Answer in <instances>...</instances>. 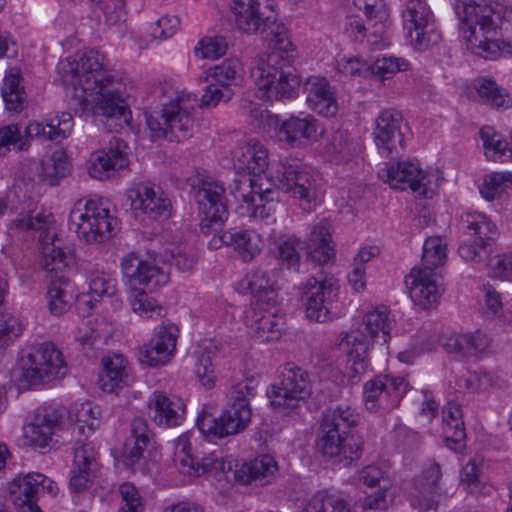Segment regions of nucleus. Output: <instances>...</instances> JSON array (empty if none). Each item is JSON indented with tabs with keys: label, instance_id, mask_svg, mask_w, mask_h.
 I'll list each match as a JSON object with an SVG mask.
<instances>
[{
	"label": "nucleus",
	"instance_id": "nucleus-1",
	"mask_svg": "<svg viewBox=\"0 0 512 512\" xmlns=\"http://www.w3.org/2000/svg\"><path fill=\"white\" fill-rule=\"evenodd\" d=\"M57 69L63 82L73 86V97L82 109L105 119L109 131L129 123L125 85L116 72L107 69L105 55L84 49L60 61Z\"/></svg>",
	"mask_w": 512,
	"mask_h": 512
},
{
	"label": "nucleus",
	"instance_id": "nucleus-2",
	"mask_svg": "<svg viewBox=\"0 0 512 512\" xmlns=\"http://www.w3.org/2000/svg\"><path fill=\"white\" fill-rule=\"evenodd\" d=\"M54 222L51 213L32 212L14 220L13 225L18 229L40 231L39 249L43 256V267L49 277L48 309L54 315H62L71 306L72 295L68 290L69 280L64 271L73 258L57 244L60 240L56 237Z\"/></svg>",
	"mask_w": 512,
	"mask_h": 512
},
{
	"label": "nucleus",
	"instance_id": "nucleus-3",
	"mask_svg": "<svg viewBox=\"0 0 512 512\" xmlns=\"http://www.w3.org/2000/svg\"><path fill=\"white\" fill-rule=\"evenodd\" d=\"M270 51L258 57L252 70L258 97L263 100H283L296 97L301 85L293 63V44L284 31L277 26L271 29Z\"/></svg>",
	"mask_w": 512,
	"mask_h": 512
},
{
	"label": "nucleus",
	"instance_id": "nucleus-4",
	"mask_svg": "<svg viewBox=\"0 0 512 512\" xmlns=\"http://www.w3.org/2000/svg\"><path fill=\"white\" fill-rule=\"evenodd\" d=\"M453 8L466 46L473 54L488 60L512 54V46L497 39L498 25L493 18V15L506 17L507 6L495 3L492 7L477 0H454Z\"/></svg>",
	"mask_w": 512,
	"mask_h": 512
},
{
	"label": "nucleus",
	"instance_id": "nucleus-5",
	"mask_svg": "<svg viewBox=\"0 0 512 512\" xmlns=\"http://www.w3.org/2000/svg\"><path fill=\"white\" fill-rule=\"evenodd\" d=\"M121 269L128 287V301L134 313L143 319H159L165 315L164 307L148 295L169 281L168 272L154 260L142 259L131 252L121 260Z\"/></svg>",
	"mask_w": 512,
	"mask_h": 512
},
{
	"label": "nucleus",
	"instance_id": "nucleus-6",
	"mask_svg": "<svg viewBox=\"0 0 512 512\" xmlns=\"http://www.w3.org/2000/svg\"><path fill=\"white\" fill-rule=\"evenodd\" d=\"M359 421V413L350 405L338 404L327 408L321 423L320 446L323 455L345 465L357 460L363 442L351 434V428L357 426Z\"/></svg>",
	"mask_w": 512,
	"mask_h": 512
},
{
	"label": "nucleus",
	"instance_id": "nucleus-7",
	"mask_svg": "<svg viewBox=\"0 0 512 512\" xmlns=\"http://www.w3.org/2000/svg\"><path fill=\"white\" fill-rule=\"evenodd\" d=\"M394 322L388 308L379 306L364 315L362 322L364 331L350 330L343 335L340 346L347 352V374L352 382L358 380L369 367L370 342L368 336L374 342L386 344L390 340Z\"/></svg>",
	"mask_w": 512,
	"mask_h": 512
},
{
	"label": "nucleus",
	"instance_id": "nucleus-8",
	"mask_svg": "<svg viewBox=\"0 0 512 512\" xmlns=\"http://www.w3.org/2000/svg\"><path fill=\"white\" fill-rule=\"evenodd\" d=\"M254 380L240 382L230 391V402L223 413L214 418L202 413L197 419L199 431L208 437L224 438L243 431L251 421L250 400L256 394Z\"/></svg>",
	"mask_w": 512,
	"mask_h": 512
},
{
	"label": "nucleus",
	"instance_id": "nucleus-9",
	"mask_svg": "<svg viewBox=\"0 0 512 512\" xmlns=\"http://www.w3.org/2000/svg\"><path fill=\"white\" fill-rule=\"evenodd\" d=\"M69 225L87 243H103L119 230L118 220L110 214L103 199L77 202L70 212Z\"/></svg>",
	"mask_w": 512,
	"mask_h": 512
},
{
	"label": "nucleus",
	"instance_id": "nucleus-10",
	"mask_svg": "<svg viewBox=\"0 0 512 512\" xmlns=\"http://www.w3.org/2000/svg\"><path fill=\"white\" fill-rule=\"evenodd\" d=\"M224 195V185L215 180L203 181L195 194L201 215L200 230L207 236L213 234L208 243L212 250H217L223 245L230 247V241L226 236L231 235V231L218 233L228 217Z\"/></svg>",
	"mask_w": 512,
	"mask_h": 512
},
{
	"label": "nucleus",
	"instance_id": "nucleus-11",
	"mask_svg": "<svg viewBox=\"0 0 512 512\" xmlns=\"http://www.w3.org/2000/svg\"><path fill=\"white\" fill-rule=\"evenodd\" d=\"M194 102L195 99H191L190 95H179L163 106L160 116H147L151 137L177 141L191 137L195 128Z\"/></svg>",
	"mask_w": 512,
	"mask_h": 512
},
{
	"label": "nucleus",
	"instance_id": "nucleus-12",
	"mask_svg": "<svg viewBox=\"0 0 512 512\" xmlns=\"http://www.w3.org/2000/svg\"><path fill=\"white\" fill-rule=\"evenodd\" d=\"M18 368L21 381L29 386H38L64 374L65 361L56 346L47 342L23 354L18 361Z\"/></svg>",
	"mask_w": 512,
	"mask_h": 512
},
{
	"label": "nucleus",
	"instance_id": "nucleus-13",
	"mask_svg": "<svg viewBox=\"0 0 512 512\" xmlns=\"http://www.w3.org/2000/svg\"><path fill=\"white\" fill-rule=\"evenodd\" d=\"M461 227L465 234L474 237V242L461 244L459 256L467 262L485 263L489 248L499 235L497 225L483 213L469 212L462 215Z\"/></svg>",
	"mask_w": 512,
	"mask_h": 512
},
{
	"label": "nucleus",
	"instance_id": "nucleus-14",
	"mask_svg": "<svg viewBox=\"0 0 512 512\" xmlns=\"http://www.w3.org/2000/svg\"><path fill=\"white\" fill-rule=\"evenodd\" d=\"M402 17L414 49L426 51L441 41L434 15L425 0H407Z\"/></svg>",
	"mask_w": 512,
	"mask_h": 512
},
{
	"label": "nucleus",
	"instance_id": "nucleus-15",
	"mask_svg": "<svg viewBox=\"0 0 512 512\" xmlns=\"http://www.w3.org/2000/svg\"><path fill=\"white\" fill-rule=\"evenodd\" d=\"M279 188L299 201L304 210H312L317 201L318 184L316 176L302 164L285 159L278 170Z\"/></svg>",
	"mask_w": 512,
	"mask_h": 512
},
{
	"label": "nucleus",
	"instance_id": "nucleus-16",
	"mask_svg": "<svg viewBox=\"0 0 512 512\" xmlns=\"http://www.w3.org/2000/svg\"><path fill=\"white\" fill-rule=\"evenodd\" d=\"M300 290L306 317L318 323L328 321L332 305L338 297V281L334 277H310Z\"/></svg>",
	"mask_w": 512,
	"mask_h": 512
},
{
	"label": "nucleus",
	"instance_id": "nucleus-17",
	"mask_svg": "<svg viewBox=\"0 0 512 512\" xmlns=\"http://www.w3.org/2000/svg\"><path fill=\"white\" fill-rule=\"evenodd\" d=\"M312 393L309 374L300 367L286 366L279 384L270 386L267 395L273 407L293 410Z\"/></svg>",
	"mask_w": 512,
	"mask_h": 512
},
{
	"label": "nucleus",
	"instance_id": "nucleus-18",
	"mask_svg": "<svg viewBox=\"0 0 512 512\" xmlns=\"http://www.w3.org/2000/svg\"><path fill=\"white\" fill-rule=\"evenodd\" d=\"M237 29L248 35L263 34L276 24L274 0H233Z\"/></svg>",
	"mask_w": 512,
	"mask_h": 512
},
{
	"label": "nucleus",
	"instance_id": "nucleus-19",
	"mask_svg": "<svg viewBox=\"0 0 512 512\" xmlns=\"http://www.w3.org/2000/svg\"><path fill=\"white\" fill-rule=\"evenodd\" d=\"M378 176L393 189L405 190L410 188L423 198H431L434 194V190L430 187L429 175L416 162L386 163L378 171Z\"/></svg>",
	"mask_w": 512,
	"mask_h": 512
},
{
	"label": "nucleus",
	"instance_id": "nucleus-20",
	"mask_svg": "<svg viewBox=\"0 0 512 512\" xmlns=\"http://www.w3.org/2000/svg\"><path fill=\"white\" fill-rule=\"evenodd\" d=\"M408 390L403 377L377 375L364 385V404L368 411H388L398 406Z\"/></svg>",
	"mask_w": 512,
	"mask_h": 512
},
{
	"label": "nucleus",
	"instance_id": "nucleus-21",
	"mask_svg": "<svg viewBox=\"0 0 512 512\" xmlns=\"http://www.w3.org/2000/svg\"><path fill=\"white\" fill-rule=\"evenodd\" d=\"M127 201L134 211H140L151 219H167L172 214V202L158 186L138 183L126 192Z\"/></svg>",
	"mask_w": 512,
	"mask_h": 512
},
{
	"label": "nucleus",
	"instance_id": "nucleus-22",
	"mask_svg": "<svg viewBox=\"0 0 512 512\" xmlns=\"http://www.w3.org/2000/svg\"><path fill=\"white\" fill-rule=\"evenodd\" d=\"M67 411L64 407L38 410L33 421L25 428V438L30 446L47 448L53 437L64 429Z\"/></svg>",
	"mask_w": 512,
	"mask_h": 512
},
{
	"label": "nucleus",
	"instance_id": "nucleus-23",
	"mask_svg": "<svg viewBox=\"0 0 512 512\" xmlns=\"http://www.w3.org/2000/svg\"><path fill=\"white\" fill-rule=\"evenodd\" d=\"M179 329L173 323L158 326L153 338L138 349V360L150 367L166 365L176 351Z\"/></svg>",
	"mask_w": 512,
	"mask_h": 512
},
{
	"label": "nucleus",
	"instance_id": "nucleus-24",
	"mask_svg": "<svg viewBox=\"0 0 512 512\" xmlns=\"http://www.w3.org/2000/svg\"><path fill=\"white\" fill-rule=\"evenodd\" d=\"M279 312L278 303L251 304L246 313V325L252 337L260 342L278 340L284 328V318Z\"/></svg>",
	"mask_w": 512,
	"mask_h": 512
},
{
	"label": "nucleus",
	"instance_id": "nucleus-25",
	"mask_svg": "<svg viewBox=\"0 0 512 512\" xmlns=\"http://www.w3.org/2000/svg\"><path fill=\"white\" fill-rule=\"evenodd\" d=\"M127 144L120 138L112 137L109 147L93 152L87 162L89 175L97 180L112 177L117 171L125 169L128 164Z\"/></svg>",
	"mask_w": 512,
	"mask_h": 512
},
{
	"label": "nucleus",
	"instance_id": "nucleus-26",
	"mask_svg": "<svg viewBox=\"0 0 512 512\" xmlns=\"http://www.w3.org/2000/svg\"><path fill=\"white\" fill-rule=\"evenodd\" d=\"M439 464L431 461L421 475L415 478L410 491L411 505L420 512H436L439 502Z\"/></svg>",
	"mask_w": 512,
	"mask_h": 512
},
{
	"label": "nucleus",
	"instance_id": "nucleus-27",
	"mask_svg": "<svg viewBox=\"0 0 512 512\" xmlns=\"http://www.w3.org/2000/svg\"><path fill=\"white\" fill-rule=\"evenodd\" d=\"M374 141L382 155L398 154L404 148L401 132L402 115L392 109L383 110L376 118Z\"/></svg>",
	"mask_w": 512,
	"mask_h": 512
},
{
	"label": "nucleus",
	"instance_id": "nucleus-28",
	"mask_svg": "<svg viewBox=\"0 0 512 512\" xmlns=\"http://www.w3.org/2000/svg\"><path fill=\"white\" fill-rule=\"evenodd\" d=\"M148 408L154 423L161 427H177L185 419L186 404L182 398L173 394L153 392L148 401Z\"/></svg>",
	"mask_w": 512,
	"mask_h": 512
},
{
	"label": "nucleus",
	"instance_id": "nucleus-29",
	"mask_svg": "<svg viewBox=\"0 0 512 512\" xmlns=\"http://www.w3.org/2000/svg\"><path fill=\"white\" fill-rule=\"evenodd\" d=\"M406 284L412 301L424 308L435 305L443 290L438 283V276L434 271L414 267L406 277Z\"/></svg>",
	"mask_w": 512,
	"mask_h": 512
},
{
	"label": "nucleus",
	"instance_id": "nucleus-30",
	"mask_svg": "<svg viewBox=\"0 0 512 512\" xmlns=\"http://www.w3.org/2000/svg\"><path fill=\"white\" fill-rule=\"evenodd\" d=\"M98 452L92 443L78 440L74 449V460L70 487L76 492L85 490L99 469Z\"/></svg>",
	"mask_w": 512,
	"mask_h": 512
},
{
	"label": "nucleus",
	"instance_id": "nucleus-31",
	"mask_svg": "<svg viewBox=\"0 0 512 512\" xmlns=\"http://www.w3.org/2000/svg\"><path fill=\"white\" fill-rule=\"evenodd\" d=\"M323 129L312 115L291 116L278 127V135L282 141L293 147H302L316 142Z\"/></svg>",
	"mask_w": 512,
	"mask_h": 512
},
{
	"label": "nucleus",
	"instance_id": "nucleus-32",
	"mask_svg": "<svg viewBox=\"0 0 512 512\" xmlns=\"http://www.w3.org/2000/svg\"><path fill=\"white\" fill-rule=\"evenodd\" d=\"M306 100L309 108L319 115L333 117L338 111L334 88L320 76H311L305 83Z\"/></svg>",
	"mask_w": 512,
	"mask_h": 512
},
{
	"label": "nucleus",
	"instance_id": "nucleus-33",
	"mask_svg": "<svg viewBox=\"0 0 512 512\" xmlns=\"http://www.w3.org/2000/svg\"><path fill=\"white\" fill-rule=\"evenodd\" d=\"M233 165L238 172L260 176L269 165L268 151L260 142L249 140L233 151Z\"/></svg>",
	"mask_w": 512,
	"mask_h": 512
},
{
	"label": "nucleus",
	"instance_id": "nucleus-34",
	"mask_svg": "<svg viewBox=\"0 0 512 512\" xmlns=\"http://www.w3.org/2000/svg\"><path fill=\"white\" fill-rule=\"evenodd\" d=\"M44 475L41 473H28L16 477L10 487L12 501L19 512H42L37 505L38 488Z\"/></svg>",
	"mask_w": 512,
	"mask_h": 512
},
{
	"label": "nucleus",
	"instance_id": "nucleus-35",
	"mask_svg": "<svg viewBox=\"0 0 512 512\" xmlns=\"http://www.w3.org/2000/svg\"><path fill=\"white\" fill-rule=\"evenodd\" d=\"M73 126L72 115L63 112L46 122H29L22 131V134L29 144L31 139L52 141L59 138H66L72 132Z\"/></svg>",
	"mask_w": 512,
	"mask_h": 512
},
{
	"label": "nucleus",
	"instance_id": "nucleus-36",
	"mask_svg": "<svg viewBox=\"0 0 512 512\" xmlns=\"http://www.w3.org/2000/svg\"><path fill=\"white\" fill-rule=\"evenodd\" d=\"M278 472V465L271 455H262L250 462L243 463L233 474L240 484L252 482L260 485L269 484Z\"/></svg>",
	"mask_w": 512,
	"mask_h": 512
},
{
	"label": "nucleus",
	"instance_id": "nucleus-37",
	"mask_svg": "<svg viewBox=\"0 0 512 512\" xmlns=\"http://www.w3.org/2000/svg\"><path fill=\"white\" fill-rule=\"evenodd\" d=\"M308 256L316 263L323 264L335 256L331 227L326 221L314 224L305 242Z\"/></svg>",
	"mask_w": 512,
	"mask_h": 512
},
{
	"label": "nucleus",
	"instance_id": "nucleus-38",
	"mask_svg": "<svg viewBox=\"0 0 512 512\" xmlns=\"http://www.w3.org/2000/svg\"><path fill=\"white\" fill-rule=\"evenodd\" d=\"M443 436L453 450H458L466 437L463 412L460 404L448 402L442 410Z\"/></svg>",
	"mask_w": 512,
	"mask_h": 512
},
{
	"label": "nucleus",
	"instance_id": "nucleus-39",
	"mask_svg": "<svg viewBox=\"0 0 512 512\" xmlns=\"http://www.w3.org/2000/svg\"><path fill=\"white\" fill-rule=\"evenodd\" d=\"M442 345L449 353L475 356L489 348L490 338L486 333L477 330L473 333L452 335Z\"/></svg>",
	"mask_w": 512,
	"mask_h": 512
},
{
	"label": "nucleus",
	"instance_id": "nucleus-40",
	"mask_svg": "<svg viewBox=\"0 0 512 512\" xmlns=\"http://www.w3.org/2000/svg\"><path fill=\"white\" fill-rule=\"evenodd\" d=\"M191 437L192 434L187 432L174 440L173 462L180 473L200 476L203 474V468H201V461L193 451Z\"/></svg>",
	"mask_w": 512,
	"mask_h": 512
},
{
	"label": "nucleus",
	"instance_id": "nucleus-41",
	"mask_svg": "<svg viewBox=\"0 0 512 512\" xmlns=\"http://www.w3.org/2000/svg\"><path fill=\"white\" fill-rule=\"evenodd\" d=\"M103 372L99 382L102 390L114 392L127 383L128 361L121 354H113L102 359Z\"/></svg>",
	"mask_w": 512,
	"mask_h": 512
},
{
	"label": "nucleus",
	"instance_id": "nucleus-42",
	"mask_svg": "<svg viewBox=\"0 0 512 512\" xmlns=\"http://www.w3.org/2000/svg\"><path fill=\"white\" fill-rule=\"evenodd\" d=\"M246 279L252 294L251 304L278 303L276 282L271 279L268 272L255 269L247 275Z\"/></svg>",
	"mask_w": 512,
	"mask_h": 512
},
{
	"label": "nucleus",
	"instance_id": "nucleus-43",
	"mask_svg": "<svg viewBox=\"0 0 512 512\" xmlns=\"http://www.w3.org/2000/svg\"><path fill=\"white\" fill-rule=\"evenodd\" d=\"M100 409L91 402L75 403L68 411V419L73 423L72 434L92 433L99 426Z\"/></svg>",
	"mask_w": 512,
	"mask_h": 512
},
{
	"label": "nucleus",
	"instance_id": "nucleus-44",
	"mask_svg": "<svg viewBox=\"0 0 512 512\" xmlns=\"http://www.w3.org/2000/svg\"><path fill=\"white\" fill-rule=\"evenodd\" d=\"M230 241V247L244 262H251L262 251V239L254 230L231 231L226 236Z\"/></svg>",
	"mask_w": 512,
	"mask_h": 512
},
{
	"label": "nucleus",
	"instance_id": "nucleus-45",
	"mask_svg": "<svg viewBox=\"0 0 512 512\" xmlns=\"http://www.w3.org/2000/svg\"><path fill=\"white\" fill-rule=\"evenodd\" d=\"M474 87L480 99L495 109H508L512 106V97L506 89L500 87L495 80L479 77Z\"/></svg>",
	"mask_w": 512,
	"mask_h": 512
},
{
	"label": "nucleus",
	"instance_id": "nucleus-46",
	"mask_svg": "<svg viewBox=\"0 0 512 512\" xmlns=\"http://www.w3.org/2000/svg\"><path fill=\"white\" fill-rule=\"evenodd\" d=\"M485 155L488 160L505 162L512 158V149L508 142L492 127L486 126L480 130Z\"/></svg>",
	"mask_w": 512,
	"mask_h": 512
},
{
	"label": "nucleus",
	"instance_id": "nucleus-47",
	"mask_svg": "<svg viewBox=\"0 0 512 512\" xmlns=\"http://www.w3.org/2000/svg\"><path fill=\"white\" fill-rule=\"evenodd\" d=\"M275 257L287 269L298 270L301 255L299 249L302 241L295 235L281 236L274 242Z\"/></svg>",
	"mask_w": 512,
	"mask_h": 512
},
{
	"label": "nucleus",
	"instance_id": "nucleus-48",
	"mask_svg": "<svg viewBox=\"0 0 512 512\" xmlns=\"http://www.w3.org/2000/svg\"><path fill=\"white\" fill-rule=\"evenodd\" d=\"M69 171V164L66 153L55 150L50 156L42 159L40 164V177L50 185H55L60 178L66 176Z\"/></svg>",
	"mask_w": 512,
	"mask_h": 512
},
{
	"label": "nucleus",
	"instance_id": "nucleus-49",
	"mask_svg": "<svg viewBox=\"0 0 512 512\" xmlns=\"http://www.w3.org/2000/svg\"><path fill=\"white\" fill-rule=\"evenodd\" d=\"M2 96L8 110L19 112L23 109L26 93L24 88L20 85L19 71L12 69L5 76L2 86Z\"/></svg>",
	"mask_w": 512,
	"mask_h": 512
},
{
	"label": "nucleus",
	"instance_id": "nucleus-50",
	"mask_svg": "<svg viewBox=\"0 0 512 512\" xmlns=\"http://www.w3.org/2000/svg\"><path fill=\"white\" fill-rule=\"evenodd\" d=\"M447 260V242L441 236L428 237L423 245L421 269H434L445 264Z\"/></svg>",
	"mask_w": 512,
	"mask_h": 512
},
{
	"label": "nucleus",
	"instance_id": "nucleus-51",
	"mask_svg": "<svg viewBox=\"0 0 512 512\" xmlns=\"http://www.w3.org/2000/svg\"><path fill=\"white\" fill-rule=\"evenodd\" d=\"M242 70L241 63L237 59H227L207 71L203 77L204 82H216L221 87L227 88L236 83Z\"/></svg>",
	"mask_w": 512,
	"mask_h": 512
},
{
	"label": "nucleus",
	"instance_id": "nucleus-52",
	"mask_svg": "<svg viewBox=\"0 0 512 512\" xmlns=\"http://www.w3.org/2000/svg\"><path fill=\"white\" fill-rule=\"evenodd\" d=\"M302 512H351V509L343 498L320 492L307 502Z\"/></svg>",
	"mask_w": 512,
	"mask_h": 512
},
{
	"label": "nucleus",
	"instance_id": "nucleus-53",
	"mask_svg": "<svg viewBox=\"0 0 512 512\" xmlns=\"http://www.w3.org/2000/svg\"><path fill=\"white\" fill-rule=\"evenodd\" d=\"M326 150L336 161H349L358 153V145L347 132L336 131L332 134Z\"/></svg>",
	"mask_w": 512,
	"mask_h": 512
},
{
	"label": "nucleus",
	"instance_id": "nucleus-54",
	"mask_svg": "<svg viewBox=\"0 0 512 512\" xmlns=\"http://www.w3.org/2000/svg\"><path fill=\"white\" fill-rule=\"evenodd\" d=\"M259 187H261V185L256 183L254 177L246 173L238 172L229 190L235 200L241 203V208L244 209L248 202L252 201L257 195Z\"/></svg>",
	"mask_w": 512,
	"mask_h": 512
},
{
	"label": "nucleus",
	"instance_id": "nucleus-55",
	"mask_svg": "<svg viewBox=\"0 0 512 512\" xmlns=\"http://www.w3.org/2000/svg\"><path fill=\"white\" fill-rule=\"evenodd\" d=\"M409 62L401 57L382 56L378 57L370 66L372 75L379 81L384 82L386 79H391L396 73L400 71H407L409 69Z\"/></svg>",
	"mask_w": 512,
	"mask_h": 512
},
{
	"label": "nucleus",
	"instance_id": "nucleus-56",
	"mask_svg": "<svg viewBox=\"0 0 512 512\" xmlns=\"http://www.w3.org/2000/svg\"><path fill=\"white\" fill-rule=\"evenodd\" d=\"M391 488L390 480H384L381 489L367 494L355 503L357 512H384L388 509L387 493Z\"/></svg>",
	"mask_w": 512,
	"mask_h": 512
},
{
	"label": "nucleus",
	"instance_id": "nucleus-57",
	"mask_svg": "<svg viewBox=\"0 0 512 512\" xmlns=\"http://www.w3.org/2000/svg\"><path fill=\"white\" fill-rule=\"evenodd\" d=\"M272 194L273 191L269 188L259 187L257 195L244 207L246 213L253 218H268L276 209V202L270 197Z\"/></svg>",
	"mask_w": 512,
	"mask_h": 512
},
{
	"label": "nucleus",
	"instance_id": "nucleus-58",
	"mask_svg": "<svg viewBox=\"0 0 512 512\" xmlns=\"http://www.w3.org/2000/svg\"><path fill=\"white\" fill-rule=\"evenodd\" d=\"M353 3L369 24L388 23L390 15L385 0H354Z\"/></svg>",
	"mask_w": 512,
	"mask_h": 512
},
{
	"label": "nucleus",
	"instance_id": "nucleus-59",
	"mask_svg": "<svg viewBox=\"0 0 512 512\" xmlns=\"http://www.w3.org/2000/svg\"><path fill=\"white\" fill-rule=\"evenodd\" d=\"M13 146L19 151L27 150L29 143L24 138L19 125L13 124L0 128V156H4Z\"/></svg>",
	"mask_w": 512,
	"mask_h": 512
},
{
	"label": "nucleus",
	"instance_id": "nucleus-60",
	"mask_svg": "<svg viewBox=\"0 0 512 512\" xmlns=\"http://www.w3.org/2000/svg\"><path fill=\"white\" fill-rule=\"evenodd\" d=\"M228 42L223 36H206L195 47V52L202 58L215 60L225 55Z\"/></svg>",
	"mask_w": 512,
	"mask_h": 512
},
{
	"label": "nucleus",
	"instance_id": "nucleus-61",
	"mask_svg": "<svg viewBox=\"0 0 512 512\" xmlns=\"http://www.w3.org/2000/svg\"><path fill=\"white\" fill-rule=\"evenodd\" d=\"M484 264L492 278L512 282V251L497 254Z\"/></svg>",
	"mask_w": 512,
	"mask_h": 512
},
{
	"label": "nucleus",
	"instance_id": "nucleus-62",
	"mask_svg": "<svg viewBox=\"0 0 512 512\" xmlns=\"http://www.w3.org/2000/svg\"><path fill=\"white\" fill-rule=\"evenodd\" d=\"M116 279L103 271L93 272L89 280V291L92 297L108 296L116 294Z\"/></svg>",
	"mask_w": 512,
	"mask_h": 512
},
{
	"label": "nucleus",
	"instance_id": "nucleus-63",
	"mask_svg": "<svg viewBox=\"0 0 512 512\" xmlns=\"http://www.w3.org/2000/svg\"><path fill=\"white\" fill-rule=\"evenodd\" d=\"M23 325L19 319L9 314H0V349L8 346L23 332Z\"/></svg>",
	"mask_w": 512,
	"mask_h": 512
},
{
	"label": "nucleus",
	"instance_id": "nucleus-64",
	"mask_svg": "<svg viewBox=\"0 0 512 512\" xmlns=\"http://www.w3.org/2000/svg\"><path fill=\"white\" fill-rule=\"evenodd\" d=\"M122 506L119 512H143L142 498L137 488L131 483H124L120 486Z\"/></svg>",
	"mask_w": 512,
	"mask_h": 512
}]
</instances>
